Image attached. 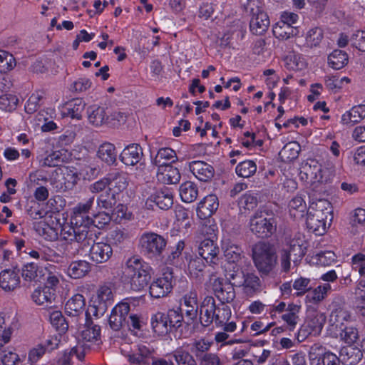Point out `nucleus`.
<instances>
[{"instance_id":"nucleus-47","label":"nucleus","mask_w":365,"mask_h":365,"mask_svg":"<svg viewBox=\"0 0 365 365\" xmlns=\"http://www.w3.org/2000/svg\"><path fill=\"white\" fill-rule=\"evenodd\" d=\"M242 250L241 247L233 243L229 242L224 247V257L229 263L237 264L241 259Z\"/></svg>"},{"instance_id":"nucleus-28","label":"nucleus","mask_w":365,"mask_h":365,"mask_svg":"<svg viewBox=\"0 0 365 365\" xmlns=\"http://www.w3.org/2000/svg\"><path fill=\"white\" fill-rule=\"evenodd\" d=\"M86 302L82 294H76L70 298L65 305L66 313L72 317H77L85 310Z\"/></svg>"},{"instance_id":"nucleus-35","label":"nucleus","mask_w":365,"mask_h":365,"mask_svg":"<svg viewBox=\"0 0 365 365\" xmlns=\"http://www.w3.org/2000/svg\"><path fill=\"white\" fill-rule=\"evenodd\" d=\"M180 195L182 200L190 203L194 202L198 195V188L197 185L190 181H187L180 186Z\"/></svg>"},{"instance_id":"nucleus-61","label":"nucleus","mask_w":365,"mask_h":365,"mask_svg":"<svg viewBox=\"0 0 365 365\" xmlns=\"http://www.w3.org/2000/svg\"><path fill=\"white\" fill-rule=\"evenodd\" d=\"M351 45L359 51L365 52V31L358 30L350 38Z\"/></svg>"},{"instance_id":"nucleus-7","label":"nucleus","mask_w":365,"mask_h":365,"mask_svg":"<svg viewBox=\"0 0 365 365\" xmlns=\"http://www.w3.org/2000/svg\"><path fill=\"white\" fill-rule=\"evenodd\" d=\"M174 282L173 272L169 270L164 272L161 277L151 282L149 287L150 295L156 299L166 297L171 292Z\"/></svg>"},{"instance_id":"nucleus-24","label":"nucleus","mask_w":365,"mask_h":365,"mask_svg":"<svg viewBox=\"0 0 365 365\" xmlns=\"http://www.w3.org/2000/svg\"><path fill=\"white\" fill-rule=\"evenodd\" d=\"M157 177L164 184H176L180 180V173L177 168L171 165L158 167Z\"/></svg>"},{"instance_id":"nucleus-59","label":"nucleus","mask_w":365,"mask_h":365,"mask_svg":"<svg viewBox=\"0 0 365 365\" xmlns=\"http://www.w3.org/2000/svg\"><path fill=\"white\" fill-rule=\"evenodd\" d=\"M196 358L200 365H221V360L215 353H200Z\"/></svg>"},{"instance_id":"nucleus-43","label":"nucleus","mask_w":365,"mask_h":365,"mask_svg":"<svg viewBox=\"0 0 365 365\" xmlns=\"http://www.w3.org/2000/svg\"><path fill=\"white\" fill-rule=\"evenodd\" d=\"M81 337L86 341H97L100 338L101 328L98 325L94 324L91 319H87L86 323L81 331Z\"/></svg>"},{"instance_id":"nucleus-39","label":"nucleus","mask_w":365,"mask_h":365,"mask_svg":"<svg viewBox=\"0 0 365 365\" xmlns=\"http://www.w3.org/2000/svg\"><path fill=\"white\" fill-rule=\"evenodd\" d=\"M297 34V27L294 26H287L284 23L278 22L273 27V34L279 40H287Z\"/></svg>"},{"instance_id":"nucleus-4","label":"nucleus","mask_w":365,"mask_h":365,"mask_svg":"<svg viewBox=\"0 0 365 365\" xmlns=\"http://www.w3.org/2000/svg\"><path fill=\"white\" fill-rule=\"evenodd\" d=\"M277 229L274 213L267 209H259L250 220V230L258 237L267 238L272 235Z\"/></svg>"},{"instance_id":"nucleus-5","label":"nucleus","mask_w":365,"mask_h":365,"mask_svg":"<svg viewBox=\"0 0 365 365\" xmlns=\"http://www.w3.org/2000/svg\"><path fill=\"white\" fill-rule=\"evenodd\" d=\"M167 245L166 240L155 232H145L139 240L141 253L148 259L162 260Z\"/></svg>"},{"instance_id":"nucleus-16","label":"nucleus","mask_w":365,"mask_h":365,"mask_svg":"<svg viewBox=\"0 0 365 365\" xmlns=\"http://www.w3.org/2000/svg\"><path fill=\"white\" fill-rule=\"evenodd\" d=\"M31 298L36 304L43 306L46 309L56 307V294L55 289H49L47 287L36 289L31 294Z\"/></svg>"},{"instance_id":"nucleus-42","label":"nucleus","mask_w":365,"mask_h":365,"mask_svg":"<svg viewBox=\"0 0 365 365\" xmlns=\"http://www.w3.org/2000/svg\"><path fill=\"white\" fill-rule=\"evenodd\" d=\"M98 156L107 164H113L116 161L117 158L114 145L110 143L102 144L98 148Z\"/></svg>"},{"instance_id":"nucleus-49","label":"nucleus","mask_w":365,"mask_h":365,"mask_svg":"<svg viewBox=\"0 0 365 365\" xmlns=\"http://www.w3.org/2000/svg\"><path fill=\"white\" fill-rule=\"evenodd\" d=\"M226 277L233 287H242L243 282H245L246 273L241 267L235 264L232 269L227 272Z\"/></svg>"},{"instance_id":"nucleus-60","label":"nucleus","mask_w":365,"mask_h":365,"mask_svg":"<svg viewBox=\"0 0 365 365\" xmlns=\"http://www.w3.org/2000/svg\"><path fill=\"white\" fill-rule=\"evenodd\" d=\"M11 332L10 325L6 324L4 317L0 314V348L9 341Z\"/></svg>"},{"instance_id":"nucleus-3","label":"nucleus","mask_w":365,"mask_h":365,"mask_svg":"<svg viewBox=\"0 0 365 365\" xmlns=\"http://www.w3.org/2000/svg\"><path fill=\"white\" fill-rule=\"evenodd\" d=\"M62 235L66 241L64 245L63 255L68 258L78 255L81 250L89 247L93 242V232L69 227L68 230L65 228L63 230Z\"/></svg>"},{"instance_id":"nucleus-40","label":"nucleus","mask_w":365,"mask_h":365,"mask_svg":"<svg viewBox=\"0 0 365 365\" xmlns=\"http://www.w3.org/2000/svg\"><path fill=\"white\" fill-rule=\"evenodd\" d=\"M349 61L347 53L341 50L336 49L328 56L329 65L335 70L344 68Z\"/></svg>"},{"instance_id":"nucleus-53","label":"nucleus","mask_w":365,"mask_h":365,"mask_svg":"<svg viewBox=\"0 0 365 365\" xmlns=\"http://www.w3.org/2000/svg\"><path fill=\"white\" fill-rule=\"evenodd\" d=\"M178 365H197L194 357L187 351L178 349L173 352Z\"/></svg>"},{"instance_id":"nucleus-14","label":"nucleus","mask_w":365,"mask_h":365,"mask_svg":"<svg viewBox=\"0 0 365 365\" xmlns=\"http://www.w3.org/2000/svg\"><path fill=\"white\" fill-rule=\"evenodd\" d=\"M215 324L216 327H222L224 331H235L237 329L235 322H229L232 316V312L229 306L224 304H220L218 306L215 304Z\"/></svg>"},{"instance_id":"nucleus-17","label":"nucleus","mask_w":365,"mask_h":365,"mask_svg":"<svg viewBox=\"0 0 365 365\" xmlns=\"http://www.w3.org/2000/svg\"><path fill=\"white\" fill-rule=\"evenodd\" d=\"M219 252V247L212 240L205 239L198 245L199 255L207 263L217 264Z\"/></svg>"},{"instance_id":"nucleus-44","label":"nucleus","mask_w":365,"mask_h":365,"mask_svg":"<svg viewBox=\"0 0 365 365\" xmlns=\"http://www.w3.org/2000/svg\"><path fill=\"white\" fill-rule=\"evenodd\" d=\"M326 322V317L322 313H314L310 315L305 324L312 331L313 334L319 335Z\"/></svg>"},{"instance_id":"nucleus-25","label":"nucleus","mask_w":365,"mask_h":365,"mask_svg":"<svg viewBox=\"0 0 365 365\" xmlns=\"http://www.w3.org/2000/svg\"><path fill=\"white\" fill-rule=\"evenodd\" d=\"M45 271L36 263L30 262L22 267L21 276L24 281L38 282L44 279Z\"/></svg>"},{"instance_id":"nucleus-64","label":"nucleus","mask_w":365,"mask_h":365,"mask_svg":"<svg viewBox=\"0 0 365 365\" xmlns=\"http://www.w3.org/2000/svg\"><path fill=\"white\" fill-rule=\"evenodd\" d=\"M42 99V95L38 92L33 93L25 105V111L27 113H34L39 108V102Z\"/></svg>"},{"instance_id":"nucleus-31","label":"nucleus","mask_w":365,"mask_h":365,"mask_svg":"<svg viewBox=\"0 0 365 365\" xmlns=\"http://www.w3.org/2000/svg\"><path fill=\"white\" fill-rule=\"evenodd\" d=\"M151 326L154 332L165 336L170 331L165 313L158 312L151 317Z\"/></svg>"},{"instance_id":"nucleus-30","label":"nucleus","mask_w":365,"mask_h":365,"mask_svg":"<svg viewBox=\"0 0 365 365\" xmlns=\"http://www.w3.org/2000/svg\"><path fill=\"white\" fill-rule=\"evenodd\" d=\"M269 26V19L266 13L252 16L250 23V31L255 35L263 34Z\"/></svg>"},{"instance_id":"nucleus-46","label":"nucleus","mask_w":365,"mask_h":365,"mask_svg":"<svg viewBox=\"0 0 365 365\" xmlns=\"http://www.w3.org/2000/svg\"><path fill=\"white\" fill-rule=\"evenodd\" d=\"M306 225L308 230L316 235H324L329 227L327 222L309 215H307Z\"/></svg>"},{"instance_id":"nucleus-9","label":"nucleus","mask_w":365,"mask_h":365,"mask_svg":"<svg viewBox=\"0 0 365 365\" xmlns=\"http://www.w3.org/2000/svg\"><path fill=\"white\" fill-rule=\"evenodd\" d=\"M113 294L110 287L108 286L101 287L98 291L96 297L94 298L93 302V314L94 316L99 317L104 315L108 307L113 304Z\"/></svg>"},{"instance_id":"nucleus-15","label":"nucleus","mask_w":365,"mask_h":365,"mask_svg":"<svg viewBox=\"0 0 365 365\" xmlns=\"http://www.w3.org/2000/svg\"><path fill=\"white\" fill-rule=\"evenodd\" d=\"M204 259L194 253L185 252L183 255V264L187 267L189 274L195 278H200L203 276L205 268Z\"/></svg>"},{"instance_id":"nucleus-41","label":"nucleus","mask_w":365,"mask_h":365,"mask_svg":"<svg viewBox=\"0 0 365 365\" xmlns=\"http://www.w3.org/2000/svg\"><path fill=\"white\" fill-rule=\"evenodd\" d=\"M283 250L287 251L288 255L292 257V262L295 266H297L306 254V247L295 240H291L289 247L283 249Z\"/></svg>"},{"instance_id":"nucleus-38","label":"nucleus","mask_w":365,"mask_h":365,"mask_svg":"<svg viewBox=\"0 0 365 365\" xmlns=\"http://www.w3.org/2000/svg\"><path fill=\"white\" fill-rule=\"evenodd\" d=\"M109 184L115 189V192H120L126 189L128 181V174L123 172H113L109 174Z\"/></svg>"},{"instance_id":"nucleus-54","label":"nucleus","mask_w":365,"mask_h":365,"mask_svg":"<svg viewBox=\"0 0 365 365\" xmlns=\"http://www.w3.org/2000/svg\"><path fill=\"white\" fill-rule=\"evenodd\" d=\"M15 58L9 52L0 50V72L6 73L15 66Z\"/></svg>"},{"instance_id":"nucleus-29","label":"nucleus","mask_w":365,"mask_h":365,"mask_svg":"<svg viewBox=\"0 0 365 365\" xmlns=\"http://www.w3.org/2000/svg\"><path fill=\"white\" fill-rule=\"evenodd\" d=\"M88 113V120L93 125L99 126L104 123H109V110L107 108L90 107Z\"/></svg>"},{"instance_id":"nucleus-37","label":"nucleus","mask_w":365,"mask_h":365,"mask_svg":"<svg viewBox=\"0 0 365 365\" xmlns=\"http://www.w3.org/2000/svg\"><path fill=\"white\" fill-rule=\"evenodd\" d=\"M300 150V145L292 141L287 143L279 153V157L282 162L289 163L296 159Z\"/></svg>"},{"instance_id":"nucleus-2","label":"nucleus","mask_w":365,"mask_h":365,"mask_svg":"<svg viewBox=\"0 0 365 365\" xmlns=\"http://www.w3.org/2000/svg\"><path fill=\"white\" fill-rule=\"evenodd\" d=\"M152 268L137 257H131L126 262L125 273L130 288L140 292L146 287L151 280Z\"/></svg>"},{"instance_id":"nucleus-13","label":"nucleus","mask_w":365,"mask_h":365,"mask_svg":"<svg viewBox=\"0 0 365 365\" xmlns=\"http://www.w3.org/2000/svg\"><path fill=\"white\" fill-rule=\"evenodd\" d=\"M96 235H93V237ZM89 259L96 264H101L108 261L112 255L113 249L110 244L104 242H93L90 245Z\"/></svg>"},{"instance_id":"nucleus-26","label":"nucleus","mask_w":365,"mask_h":365,"mask_svg":"<svg viewBox=\"0 0 365 365\" xmlns=\"http://www.w3.org/2000/svg\"><path fill=\"white\" fill-rule=\"evenodd\" d=\"M361 350L356 346H346L341 349L339 359L344 365H355L362 358Z\"/></svg>"},{"instance_id":"nucleus-45","label":"nucleus","mask_w":365,"mask_h":365,"mask_svg":"<svg viewBox=\"0 0 365 365\" xmlns=\"http://www.w3.org/2000/svg\"><path fill=\"white\" fill-rule=\"evenodd\" d=\"M117 202L115 192L111 188H108L104 192L101 193L97 198L98 206L101 209L112 210Z\"/></svg>"},{"instance_id":"nucleus-48","label":"nucleus","mask_w":365,"mask_h":365,"mask_svg":"<svg viewBox=\"0 0 365 365\" xmlns=\"http://www.w3.org/2000/svg\"><path fill=\"white\" fill-rule=\"evenodd\" d=\"M86 103L81 98H76L66 103L65 108L67 110L66 114L72 118L81 119V113L84 110Z\"/></svg>"},{"instance_id":"nucleus-8","label":"nucleus","mask_w":365,"mask_h":365,"mask_svg":"<svg viewBox=\"0 0 365 365\" xmlns=\"http://www.w3.org/2000/svg\"><path fill=\"white\" fill-rule=\"evenodd\" d=\"M213 277H210V281H212V289L215 297L221 304L231 303L236 297L233 285L230 282H224L223 279Z\"/></svg>"},{"instance_id":"nucleus-57","label":"nucleus","mask_w":365,"mask_h":365,"mask_svg":"<svg viewBox=\"0 0 365 365\" xmlns=\"http://www.w3.org/2000/svg\"><path fill=\"white\" fill-rule=\"evenodd\" d=\"M330 321L336 324V327H344V322H348L351 316L349 312L343 309H336L333 311L330 316Z\"/></svg>"},{"instance_id":"nucleus-32","label":"nucleus","mask_w":365,"mask_h":365,"mask_svg":"<svg viewBox=\"0 0 365 365\" xmlns=\"http://www.w3.org/2000/svg\"><path fill=\"white\" fill-rule=\"evenodd\" d=\"M242 287H243L245 293L248 296H252L262 290V284L257 275L254 273L247 272Z\"/></svg>"},{"instance_id":"nucleus-1","label":"nucleus","mask_w":365,"mask_h":365,"mask_svg":"<svg viewBox=\"0 0 365 365\" xmlns=\"http://www.w3.org/2000/svg\"><path fill=\"white\" fill-rule=\"evenodd\" d=\"M252 252L254 264L261 277L272 274L278 259L274 246L269 242H258L253 245Z\"/></svg>"},{"instance_id":"nucleus-55","label":"nucleus","mask_w":365,"mask_h":365,"mask_svg":"<svg viewBox=\"0 0 365 365\" xmlns=\"http://www.w3.org/2000/svg\"><path fill=\"white\" fill-rule=\"evenodd\" d=\"M323 31L319 27L311 29L307 34L306 42L310 47H316L319 45L323 38Z\"/></svg>"},{"instance_id":"nucleus-52","label":"nucleus","mask_w":365,"mask_h":365,"mask_svg":"<svg viewBox=\"0 0 365 365\" xmlns=\"http://www.w3.org/2000/svg\"><path fill=\"white\" fill-rule=\"evenodd\" d=\"M165 316L169 324V328H170V331L173 329H176L182 326L183 316L181 312V309H169L168 312L165 313Z\"/></svg>"},{"instance_id":"nucleus-19","label":"nucleus","mask_w":365,"mask_h":365,"mask_svg":"<svg viewBox=\"0 0 365 365\" xmlns=\"http://www.w3.org/2000/svg\"><path fill=\"white\" fill-rule=\"evenodd\" d=\"M215 300L211 296H207L202 300L200 309V320L203 327H208L215 322Z\"/></svg>"},{"instance_id":"nucleus-12","label":"nucleus","mask_w":365,"mask_h":365,"mask_svg":"<svg viewBox=\"0 0 365 365\" xmlns=\"http://www.w3.org/2000/svg\"><path fill=\"white\" fill-rule=\"evenodd\" d=\"M307 215L327 222L329 227L333 220L332 206L327 200L319 199L310 204Z\"/></svg>"},{"instance_id":"nucleus-27","label":"nucleus","mask_w":365,"mask_h":365,"mask_svg":"<svg viewBox=\"0 0 365 365\" xmlns=\"http://www.w3.org/2000/svg\"><path fill=\"white\" fill-rule=\"evenodd\" d=\"M20 278L13 269H5L0 273V287L6 292H11L19 287Z\"/></svg>"},{"instance_id":"nucleus-33","label":"nucleus","mask_w":365,"mask_h":365,"mask_svg":"<svg viewBox=\"0 0 365 365\" xmlns=\"http://www.w3.org/2000/svg\"><path fill=\"white\" fill-rule=\"evenodd\" d=\"M175 151L170 148H163L159 149L153 163L158 167L170 165L177 160Z\"/></svg>"},{"instance_id":"nucleus-56","label":"nucleus","mask_w":365,"mask_h":365,"mask_svg":"<svg viewBox=\"0 0 365 365\" xmlns=\"http://www.w3.org/2000/svg\"><path fill=\"white\" fill-rule=\"evenodd\" d=\"M340 330L341 339L346 344H353L359 337L358 331L354 327L345 325L344 327H341V326Z\"/></svg>"},{"instance_id":"nucleus-51","label":"nucleus","mask_w":365,"mask_h":365,"mask_svg":"<svg viewBox=\"0 0 365 365\" xmlns=\"http://www.w3.org/2000/svg\"><path fill=\"white\" fill-rule=\"evenodd\" d=\"M51 324L60 333H65L68 329V324L60 311H53L50 314Z\"/></svg>"},{"instance_id":"nucleus-23","label":"nucleus","mask_w":365,"mask_h":365,"mask_svg":"<svg viewBox=\"0 0 365 365\" xmlns=\"http://www.w3.org/2000/svg\"><path fill=\"white\" fill-rule=\"evenodd\" d=\"M183 303H181V312L183 311L185 317L187 319V324H189L191 321L195 320L197 317V298L196 292H190L185 294L182 298Z\"/></svg>"},{"instance_id":"nucleus-62","label":"nucleus","mask_w":365,"mask_h":365,"mask_svg":"<svg viewBox=\"0 0 365 365\" xmlns=\"http://www.w3.org/2000/svg\"><path fill=\"white\" fill-rule=\"evenodd\" d=\"M111 220L110 215L106 212H99L91 218V225H93L98 229L103 228L108 225Z\"/></svg>"},{"instance_id":"nucleus-20","label":"nucleus","mask_w":365,"mask_h":365,"mask_svg":"<svg viewBox=\"0 0 365 365\" xmlns=\"http://www.w3.org/2000/svg\"><path fill=\"white\" fill-rule=\"evenodd\" d=\"M150 202H154L160 209L167 210L173 205V195L168 188L159 190L148 198L146 205L151 206Z\"/></svg>"},{"instance_id":"nucleus-63","label":"nucleus","mask_w":365,"mask_h":365,"mask_svg":"<svg viewBox=\"0 0 365 365\" xmlns=\"http://www.w3.org/2000/svg\"><path fill=\"white\" fill-rule=\"evenodd\" d=\"M244 9L250 15H259V13H265L263 10V4L260 0H247V3L244 4Z\"/></svg>"},{"instance_id":"nucleus-50","label":"nucleus","mask_w":365,"mask_h":365,"mask_svg":"<svg viewBox=\"0 0 365 365\" xmlns=\"http://www.w3.org/2000/svg\"><path fill=\"white\" fill-rule=\"evenodd\" d=\"M257 170V165L252 160H245L240 163L235 169L238 176L242 178H250L252 176Z\"/></svg>"},{"instance_id":"nucleus-22","label":"nucleus","mask_w":365,"mask_h":365,"mask_svg":"<svg viewBox=\"0 0 365 365\" xmlns=\"http://www.w3.org/2000/svg\"><path fill=\"white\" fill-rule=\"evenodd\" d=\"M189 169L199 180L203 182L210 180L215 173L213 167L204 161H192L190 163Z\"/></svg>"},{"instance_id":"nucleus-11","label":"nucleus","mask_w":365,"mask_h":365,"mask_svg":"<svg viewBox=\"0 0 365 365\" xmlns=\"http://www.w3.org/2000/svg\"><path fill=\"white\" fill-rule=\"evenodd\" d=\"M130 312V304L127 302H120L112 309L108 323L113 331H119L125 325L129 326L127 320Z\"/></svg>"},{"instance_id":"nucleus-58","label":"nucleus","mask_w":365,"mask_h":365,"mask_svg":"<svg viewBox=\"0 0 365 365\" xmlns=\"http://www.w3.org/2000/svg\"><path fill=\"white\" fill-rule=\"evenodd\" d=\"M19 99L15 95H2L0 96V108L6 111H12L16 108Z\"/></svg>"},{"instance_id":"nucleus-21","label":"nucleus","mask_w":365,"mask_h":365,"mask_svg":"<svg viewBox=\"0 0 365 365\" xmlns=\"http://www.w3.org/2000/svg\"><path fill=\"white\" fill-rule=\"evenodd\" d=\"M143 155V149L138 143L126 146L120 155V159L126 165H135L140 162Z\"/></svg>"},{"instance_id":"nucleus-10","label":"nucleus","mask_w":365,"mask_h":365,"mask_svg":"<svg viewBox=\"0 0 365 365\" xmlns=\"http://www.w3.org/2000/svg\"><path fill=\"white\" fill-rule=\"evenodd\" d=\"M322 165L315 159H308L300 171L301 178L308 183L323 182Z\"/></svg>"},{"instance_id":"nucleus-18","label":"nucleus","mask_w":365,"mask_h":365,"mask_svg":"<svg viewBox=\"0 0 365 365\" xmlns=\"http://www.w3.org/2000/svg\"><path fill=\"white\" fill-rule=\"evenodd\" d=\"M219 201L215 195L205 197L198 204L197 215L199 218L205 220L210 217L218 209Z\"/></svg>"},{"instance_id":"nucleus-36","label":"nucleus","mask_w":365,"mask_h":365,"mask_svg":"<svg viewBox=\"0 0 365 365\" xmlns=\"http://www.w3.org/2000/svg\"><path fill=\"white\" fill-rule=\"evenodd\" d=\"M365 118V105H358L344 113L341 117L344 124L357 123Z\"/></svg>"},{"instance_id":"nucleus-34","label":"nucleus","mask_w":365,"mask_h":365,"mask_svg":"<svg viewBox=\"0 0 365 365\" xmlns=\"http://www.w3.org/2000/svg\"><path fill=\"white\" fill-rule=\"evenodd\" d=\"M91 264L85 260L75 261L68 267V274L73 279H80L86 276L91 270Z\"/></svg>"},{"instance_id":"nucleus-6","label":"nucleus","mask_w":365,"mask_h":365,"mask_svg":"<svg viewBox=\"0 0 365 365\" xmlns=\"http://www.w3.org/2000/svg\"><path fill=\"white\" fill-rule=\"evenodd\" d=\"M93 202V197L90 198L84 203H79L73 208V214L71 217V227L91 232V218L88 213L91 210Z\"/></svg>"}]
</instances>
